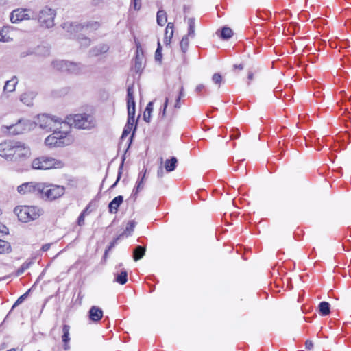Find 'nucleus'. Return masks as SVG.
Here are the masks:
<instances>
[{
	"mask_svg": "<svg viewBox=\"0 0 351 351\" xmlns=\"http://www.w3.org/2000/svg\"><path fill=\"white\" fill-rule=\"evenodd\" d=\"M52 65L58 71L67 72L73 75H80L85 69V66L80 62L68 60H56L52 62Z\"/></svg>",
	"mask_w": 351,
	"mask_h": 351,
	"instance_id": "nucleus-2",
	"label": "nucleus"
},
{
	"mask_svg": "<svg viewBox=\"0 0 351 351\" xmlns=\"http://www.w3.org/2000/svg\"><path fill=\"white\" fill-rule=\"evenodd\" d=\"M29 125V121L23 119H19L15 124L6 126L8 132L12 135H17L25 131Z\"/></svg>",
	"mask_w": 351,
	"mask_h": 351,
	"instance_id": "nucleus-11",
	"label": "nucleus"
},
{
	"mask_svg": "<svg viewBox=\"0 0 351 351\" xmlns=\"http://www.w3.org/2000/svg\"><path fill=\"white\" fill-rule=\"evenodd\" d=\"M73 124L75 128L88 130L95 125L94 117L88 114H77L73 117Z\"/></svg>",
	"mask_w": 351,
	"mask_h": 351,
	"instance_id": "nucleus-6",
	"label": "nucleus"
},
{
	"mask_svg": "<svg viewBox=\"0 0 351 351\" xmlns=\"http://www.w3.org/2000/svg\"><path fill=\"white\" fill-rule=\"evenodd\" d=\"M29 54H31V53H29ZM29 55V53H21V57H25L26 56Z\"/></svg>",
	"mask_w": 351,
	"mask_h": 351,
	"instance_id": "nucleus-64",
	"label": "nucleus"
},
{
	"mask_svg": "<svg viewBox=\"0 0 351 351\" xmlns=\"http://www.w3.org/2000/svg\"><path fill=\"white\" fill-rule=\"evenodd\" d=\"M29 10L24 8H17L14 10L10 14V21L12 23H18L23 20L34 19V16H29L28 14Z\"/></svg>",
	"mask_w": 351,
	"mask_h": 351,
	"instance_id": "nucleus-10",
	"label": "nucleus"
},
{
	"mask_svg": "<svg viewBox=\"0 0 351 351\" xmlns=\"http://www.w3.org/2000/svg\"><path fill=\"white\" fill-rule=\"evenodd\" d=\"M38 53L42 54L43 56H49V49L47 47H38Z\"/></svg>",
	"mask_w": 351,
	"mask_h": 351,
	"instance_id": "nucleus-47",
	"label": "nucleus"
},
{
	"mask_svg": "<svg viewBox=\"0 0 351 351\" xmlns=\"http://www.w3.org/2000/svg\"><path fill=\"white\" fill-rule=\"evenodd\" d=\"M230 139H237L241 136V132L237 128H233L230 130Z\"/></svg>",
	"mask_w": 351,
	"mask_h": 351,
	"instance_id": "nucleus-45",
	"label": "nucleus"
},
{
	"mask_svg": "<svg viewBox=\"0 0 351 351\" xmlns=\"http://www.w3.org/2000/svg\"><path fill=\"white\" fill-rule=\"evenodd\" d=\"M88 209V207L84 210H83L80 216L78 217V219H77V224L80 226H82L84 224V217H85V213L86 212Z\"/></svg>",
	"mask_w": 351,
	"mask_h": 351,
	"instance_id": "nucleus-48",
	"label": "nucleus"
},
{
	"mask_svg": "<svg viewBox=\"0 0 351 351\" xmlns=\"http://www.w3.org/2000/svg\"><path fill=\"white\" fill-rule=\"evenodd\" d=\"M162 46L160 41L158 42L157 49L155 52V60L157 62H161L162 60Z\"/></svg>",
	"mask_w": 351,
	"mask_h": 351,
	"instance_id": "nucleus-42",
	"label": "nucleus"
},
{
	"mask_svg": "<svg viewBox=\"0 0 351 351\" xmlns=\"http://www.w3.org/2000/svg\"><path fill=\"white\" fill-rule=\"evenodd\" d=\"M134 84H131L127 88L128 112H136V103L134 101Z\"/></svg>",
	"mask_w": 351,
	"mask_h": 351,
	"instance_id": "nucleus-13",
	"label": "nucleus"
},
{
	"mask_svg": "<svg viewBox=\"0 0 351 351\" xmlns=\"http://www.w3.org/2000/svg\"><path fill=\"white\" fill-rule=\"evenodd\" d=\"M114 282L125 285L128 281V272L125 269H122L120 273L114 274Z\"/></svg>",
	"mask_w": 351,
	"mask_h": 351,
	"instance_id": "nucleus-25",
	"label": "nucleus"
},
{
	"mask_svg": "<svg viewBox=\"0 0 351 351\" xmlns=\"http://www.w3.org/2000/svg\"><path fill=\"white\" fill-rule=\"evenodd\" d=\"M69 330H70V326L69 325H66V324L63 325V327H62L63 335H62V341L64 343V348L65 350H67L69 348V346L68 344L69 341H70Z\"/></svg>",
	"mask_w": 351,
	"mask_h": 351,
	"instance_id": "nucleus-24",
	"label": "nucleus"
},
{
	"mask_svg": "<svg viewBox=\"0 0 351 351\" xmlns=\"http://www.w3.org/2000/svg\"><path fill=\"white\" fill-rule=\"evenodd\" d=\"M146 171H145L144 174L142 175L141 178H138V180L136 182V186L133 189L132 195L135 196L138 194V193L143 188V181L145 178Z\"/></svg>",
	"mask_w": 351,
	"mask_h": 351,
	"instance_id": "nucleus-34",
	"label": "nucleus"
},
{
	"mask_svg": "<svg viewBox=\"0 0 351 351\" xmlns=\"http://www.w3.org/2000/svg\"><path fill=\"white\" fill-rule=\"evenodd\" d=\"M50 247H51V243H46L42 246L41 250L43 252H47L48 250H49Z\"/></svg>",
	"mask_w": 351,
	"mask_h": 351,
	"instance_id": "nucleus-58",
	"label": "nucleus"
},
{
	"mask_svg": "<svg viewBox=\"0 0 351 351\" xmlns=\"http://www.w3.org/2000/svg\"><path fill=\"white\" fill-rule=\"evenodd\" d=\"M212 80L215 84H220L222 81V77L219 73H215L212 77Z\"/></svg>",
	"mask_w": 351,
	"mask_h": 351,
	"instance_id": "nucleus-50",
	"label": "nucleus"
},
{
	"mask_svg": "<svg viewBox=\"0 0 351 351\" xmlns=\"http://www.w3.org/2000/svg\"><path fill=\"white\" fill-rule=\"evenodd\" d=\"M55 16V10L49 8H45L39 12L37 18L41 26L50 28L54 25L53 20Z\"/></svg>",
	"mask_w": 351,
	"mask_h": 351,
	"instance_id": "nucleus-8",
	"label": "nucleus"
},
{
	"mask_svg": "<svg viewBox=\"0 0 351 351\" xmlns=\"http://www.w3.org/2000/svg\"><path fill=\"white\" fill-rule=\"evenodd\" d=\"M253 77H254V74L252 72H249L248 73V75H247V79H248V82H247V84L249 85L250 84V81L252 80H253Z\"/></svg>",
	"mask_w": 351,
	"mask_h": 351,
	"instance_id": "nucleus-60",
	"label": "nucleus"
},
{
	"mask_svg": "<svg viewBox=\"0 0 351 351\" xmlns=\"http://www.w3.org/2000/svg\"><path fill=\"white\" fill-rule=\"evenodd\" d=\"M306 348L308 350H311L313 347V343L311 340H306L305 343Z\"/></svg>",
	"mask_w": 351,
	"mask_h": 351,
	"instance_id": "nucleus-53",
	"label": "nucleus"
},
{
	"mask_svg": "<svg viewBox=\"0 0 351 351\" xmlns=\"http://www.w3.org/2000/svg\"><path fill=\"white\" fill-rule=\"evenodd\" d=\"M122 238V235H119L117 238H115L110 245L106 248L107 252H110L117 243V241Z\"/></svg>",
	"mask_w": 351,
	"mask_h": 351,
	"instance_id": "nucleus-49",
	"label": "nucleus"
},
{
	"mask_svg": "<svg viewBox=\"0 0 351 351\" xmlns=\"http://www.w3.org/2000/svg\"><path fill=\"white\" fill-rule=\"evenodd\" d=\"M153 111V102L150 101L147 104L144 114L143 119L145 122L149 123L151 120V114Z\"/></svg>",
	"mask_w": 351,
	"mask_h": 351,
	"instance_id": "nucleus-33",
	"label": "nucleus"
},
{
	"mask_svg": "<svg viewBox=\"0 0 351 351\" xmlns=\"http://www.w3.org/2000/svg\"><path fill=\"white\" fill-rule=\"evenodd\" d=\"M164 176V170L162 166L160 165L157 171L158 178H162Z\"/></svg>",
	"mask_w": 351,
	"mask_h": 351,
	"instance_id": "nucleus-52",
	"label": "nucleus"
},
{
	"mask_svg": "<svg viewBox=\"0 0 351 351\" xmlns=\"http://www.w3.org/2000/svg\"><path fill=\"white\" fill-rule=\"evenodd\" d=\"M13 143L14 141H5L0 143V156L8 161H10L13 157Z\"/></svg>",
	"mask_w": 351,
	"mask_h": 351,
	"instance_id": "nucleus-12",
	"label": "nucleus"
},
{
	"mask_svg": "<svg viewBox=\"0 0 351 351\" xmlns=\"http://www.w3.org/2000/svg\"><path fill=\"white\" fill-rule=\"evenodd\" d=\"M319 314L322 316H326L330 313V305L327 302H321L318 306Z\"/></svg>",
	"mask_w": 351,
	"mask_h": 351,
	"instance_id": "nucleus-28",
	"label": "nucleus"
},
{
	"mask_svg": "<svg viewBox=\"0 0 351 351\" xmlns=\"http://www.w3.org/2000/svg\"><path fill=\"white\" fill-rule=\"evenodd\" d=\"M56 138H57V137L55 136H53L52 134L49 135L45 138V145L50 147H62L70 144V142L58 141Z\"/></svg>",
	"mask_w": 351,
	"mask_h": 351,
	"instance_id": "nucleus-19",
	"label": "nucleus"
},
{
	"mask_svg": "<svg viewBox=\"0 0 351 351\" xmlns=\"http://www.w3.org/2000/svg\"><path fill=\"white\" fill-rule=\"evenodd\" d=\"M77 40L80 46L83 47H87L90 46L91 43V40L88 37L84 36L83 35H79Z\"/></svg>",
	"mask_w": 351,
	"mask_h": 351,
	"instance_id": "nucleus-38",
	"label": "nucleus"
},
{
	"mask_svg": "<svg viewBox=\"0 0 351 351\" xmlns=\"http://www.w3.org/2000/svg\"><path fill=\"white\" fill-rule=\"evenodd\" d=\"M131 5H133L134 10H138L141 6V0H132Z\"/></svg>",
	"mask_w": 351,
	"mask_h": 351,
	"instance_id": "nucleus-51",
	"label": "nucleus"
},
{
	"mask_svg": "<svg viewBox=\"0 0 351 351\" xmlns=\"http://www.w3.org/2000/svg\"><path fill=\"white\" fill-rule=\"evenodd\" d=\"M31 154V149L28 145L23 142L14 141L12 154L13 157L10 161L14 162L24 161L30 157Z\"/></svg>",
	"mask_w": 351,
	"mask_h": 351,
	"instance_id": "nucleus-5",
	"label": "nucleus"
},
{
	"mask_svg": "<svg viewBox=\"0 0 351 351\" xmlns=\"http://www.w3.org/2000/svg\"><path fill=\"white\" fill-rule=\"evenodd\" d=\"M178 159L175 156H172L169 159H167L164 162V167L166 171L169 173L174 171L178 165Z\"/></svg>",
	"mask_w": 351,
	"mask_h": 351,
	"instance_id": "nucleus-21",
	"label": "nucleus"
},
{
	"mask_svg": "<svg viewBox=\"0 0 351 351\" xmlns=\"http://www.w3.org/2000/svg\"><path fill=\"white\" fill-rule=\"evenodd\" d=\"M136 224V223L134 221H129L126 225L124 232L120 235H122V237H128L132 235V232H134Z\"/></svg>",
	"mask_w": 351,
	"mask_h": 351,
	"instance_id": "nucleus-29",
	"label": "nucleus"
},
{
	"mask_svg": "<svg viewBox=\"0 0 351 351\" xmlns=\"http://www.w3.org/2000/svg\"><path fill=\"white\" fill-rule=\"evenodd\" d=\"M188 34L187 36H189L190 38H193L195 36V18H189L188 19Z\"/></svg>",
	"mask_w": 351,
	"mask_h": 351,
	"instance_id": "nucleus-30",
	"label": "nucleus"
},
{
	"mask_svg": "<svg viewBox=\"0 0 351 351\" xmlns=\"http://www.w3.org/2000/svg\"><path fill=\"white\" fill-rule=\"evenodd\" d=\"M10 251V244L5 241L0 239V254L9 253Z\"/></svg>",
	"mask_w": 351,
	"mask_h": 351,
	"instance_id": "nucleus-37",
	"label": "nucleus"
},
{
	"mask_svg": "<svg viewBox=\"0 0 351 351\" xmlns=\"http://www.w3.org/2000/svg\"><path fill=\"white\" fill-rule=\"evenodd\" d=\"M100 27V24L97 21H90L86 23L81 24V25H77V28L82 32L86 33L87 32H92L97 30Z\"/></svg>",
	"mask_w": 351,
	"mask_h": 351,
	"instance_id": "nucleus-16",
	"label": "nucleus"
},
{
	"mask_svg": "<svg viewBox=\"0 0 351 351\" xmlns=\"http://www.w3.org/2000/svg\"><path fill=\"white\" fill-rule=\"evenodd\" d=\"M234 69H238L239 70H243V68H244V66L243 64H234Z\"/></svg>",
	"mask_w": 351,
	"mask_h": 351,
	"instance_id": "nucleus-61",
	"label": "nucleus"
},
{
	"mask_svg": "<svg viewBox=\"0 0 351 351\" xmlns=\"http://www.w3.org/2000/svg\"><path fill=\"white\" fill-rule=\"evenodd\" d=\"M156 21L157 23L160 25L163 26L167 22V14L166 12L163 10H159L157 12L156 15Z\"/></svg>",
	"mask_w": 351,
	"mask_h": 351,
	"instance_id": "nucleus-31",
	"label": "nucleus"
},
{
	"mask_svg": "<svg viewBox=\"0 0 351 351\" xmlns=\"http://www.w3.org/2000/svg\"><path fill=\"white\" fill-rule=\"evenodd\" d=\"M143 53H139L138 50H136V56L134 58V69L136 73H139L143 69Z\"/></svg>",
	"mask_w": 351,
	"mask_h": 351,
	"instance_id": "nucleus-22",
	"label": "nucleus"
},
{
	"mask_svg": "<svg viewBox=\"0 0 351 351\" xmlns=\"http://www.w3.org/2000/svg\"><path fill=\"white\" fill-rule=\"evenodd\" d=\"M77 25H81V24L77 23H73L70 22H65L62 25V27L67 32H69L72 34L73 33L75 32H81V31L77 28Z\"/></svg>",
	"mask_w": 351,
	"mask_h": 351,
	"instance_id": "nucleus-26",
	"label": "nucleus"
},
{
	"mask_svg": "<svg viewBox=\"0 0 351 351\" xmlns=\"http://www.w3.org/2000/svg\"><path fill=\"white\" fill-rule=\"evenodd\" d=\"M42 189H43L42 182L37 183L33 182L22 184L17 188L18 192L21 194L32 193L39 196Z\"/></svg>",
	"mask_w": 351,
	"mask_h": 351,
	"instance_id": "nucleus-9",
	"label": "nucleus"
},
{
	"mask_svg": "<svg viewBox=\"0 0 351 351\" xmlns=\"http://www.w3.org/2000/svg\"><path fill=\"white\" fill-rule=\"evenodd\" d=\"M61 123L60 120L49 117L47 114H39L36 118V124L42 129L47 131H51L57 129V125Z\"/></svg>",
	"mask_w": 351,
	"mask_h": 351,
	"instance_id": "nucleus-7",
	"label": "nucleus"
},
{
	"mask_svg": "<svg viewBox=\"0 0 351 351\" xmlns=\"http://www.w3.org/2000/svg\"><path fill=\"white\" fill-rule=\"evenodd\" d=\"M108 252H107V250H105V252H104V256H103V260H104V261H106V259H107Z\"/></svg>",
	"mask_w": 351,
	"mask_h": 351,
	"instance_id": "nucleus-62",
	"label": "nucleus"
},
{
	"mask_svg": "<svg viewBox=\"0 0 351 351\" xmlns=\"http://www.w3.org/2000/svg\"><path fill=\"white\" fill-rule=\"evenodd\" d=\"M123 202V197L118 195L115 197L108 204V211L110 213H117L119 210V207Z\"/></svg>",
	"mask_w": 351,
	"mask_h": 351,
	"instance_id": "nucleus-17",
	"label": "nucleus"
},
{
	"mask_svg": "<svg viewBox=\"0 0 351 351\" xmlns=\"http://www.w3.org/2000/svg\"><path fill=\"white\" fill-rule=\"evenodd\" d=\"M233 32L230 27H224L221 31L220 37L223 40H228L232 36Z\"/></svg>",
	"mask_w": 351,
	"mask_h": 351,
	"instance_id": "nucleus-35",
	"label": "nucleus"
},
{
	"mask_svg": "<svg viewBox=\"0 0 351 351\" xmlns=\"http://www.w3.org/2000/svg\"><path fill=\"white\" fill-rule=\"evenodd\" d=\"M16 77H12L10 80H8L3 87V92L12 93L15 90L16 85L17 84Z\"/></svg>",
	"mask_w": 351,
	"mask_h": 351,
	"instance_id": "nucleus-27",
	"label": "nucleus"
},
{
	"mask_svg": "<svg viewBox=\"0 0 351 351\" xmlns=\"http://www.w3.org/2000/svg\"><path fill=\"white\" fill-rule=\"evenodd\" d=\"M184 96V87L183 86H181L179 88V94L177 96V97H180V98H182Z\"/></svg>",
	"mask_w": 351,
	"mask_h": 351,
	"instance_id": "nucleus-56",
	"label": "nucleus"
},
{
	"mask_svg": "<svg viewBox=\"0 0 351 351\" xmlns=\"http://www.w3.org/2000/svg\"><path fill=\"white\" fill-rule=\"evenodd\" d=\"M31 263H32L31 262L23 263L21 265V267L17 269L16 275L20 276V275L23 274L25 272V271H26L27 269H29Z\"/></svg>",
	"mask_w": 351,
	"mask_h": 351,
	"instance_id": "nucleus-41",
	"label": "nucleus"
},
{
	"mask_svg": "<svg viewBox=\"0 0 351 351\" xmlns=\"http://www.w3.org/2000/svg\"><path fill=\"white\" fill-rule=\"evenodd\" d=\"M173 30V23H168L165 31H167V33H169V32Z\"/></svg>",
	"mask_w": 351,
	"mask_h": 351,
	"instance_id": "nucleus-54",
	"label": "nucleus"
},
{
	"mask_svg": "<svg viewBox=\"0 0 351 351\" xmlns=\"http://www.w3.org/2000/svg\"><path fill=\"white\" fill-rule=\"evenodd\" d=\"M30 291V289H29L26 293H25L23 295H21L18 299L17 300L14 302V304H13L12 307V309L16 308L17 306L20 305L21 304H22L23 302V301L26 299V298L27 297V295L29 293V292Z\"/></svg>",
	"mask_w": 351,
	"mask_h": 351,
	"instance_id": "nucleus-43",
	"label": "nucleus"
},
{
	"mask_svg": "<svg viewBox=\"0 0 351 351\" xmlns=\"http://www.w3.org/2000/svg\"><path fill=\"white\" fill-rule=\"evenodd\" d=\"M43 189L40 191V197L47 200H55L62 196L65 192L63 186L43 183Z\"/></svg>",
	"mask_w": 351,
	"mask_h": 351,
	"instance_id": "nucleus-4",
	"label": "nucleus"
},
{
	"mask_svg": "<svg viewBox=\"0 0 351 351\" xmlns=\"http://www.w3.org/2000/svg\"><path fill=\"white\" fill-rule=\"evenodd\" d=\"M88 314L90 320L93 322H98L103 317V311L98 306H93L90 308Z\"/></svg>",
	"mask_w": 351,
	"mask_h": 351,
	"instance_id": "nucleus-18",
	"label": "nucleus"
},
{
	"mask_svg": "<svg viewBox=\"0 0 351 351\" xmlns=\"http://www.w3.org/2000/svg\"><path fill=\"white\" fill-rule=\"evenodd\" d=\"M123 162H124V159L123 160L121 164L120 165V166L119 167L117 180H116L115 182L110 186V189L114 188L117 186L119 181L120 180L121 176L122 174V171H123Z\"/></svg>",
	"mask_w": 351,
	"mask_h": 351,
	"instance_id": "nucleus-44",
	"label": "nucleus"
},
{
	"mask_svg": "<svg viewBox=\"0 0 351 351\" xmlns=\"http://www.w3.org/2000/svg\"><path fill=\"white\" fill-rule=\"evenodd\" d=\"M136 125H135V127H134V130H133V132H132V136H130V143L132 142V138H133V136H134V132H135V131H136Z\"/></svg>",
	"mask_w": 351,
	"mask_h": 351,
	"instance_id": "nucleus-63",
	"label": "nucleus"
},
{
	"mask_svg": "<svg viewBox=\"0 0 351 351\" xmlns=\"http://www.w3.org/2000/svg\"><path fill=\"white\" fill-rule=\"evenodd\" d=\"M62 167V162L54 158L41 156L34 158L32 162V167L37 170H47Z\"/></svg>",
	"mask_w": 351,
	"mask_h": 351,
	"instance_id": "nucleus-3",
	"label": "nucleus"
},
{
	"mask_svg": "<svg viewBox=\"0 0 351 351\" xmlns=\"http://www.w3.org/2000/svg\"><path fill=\"white\" fill-rule=\"evenodd\" d=\"M204 88V84H199L196 86L195 88V91L199 93V92H201L203 89Z\"/></svg>",
	"mask_w": 351,
	"mask_h": 351,
	"instance_id": "nucleus-59",
	"label": "nucleus"
},
{
	"mask_svg": "<svg viewBox=\"0 0 351 351\" xmlns=\"http://www.w3.org/2000/svg\"><path fill=\"white\" fill-rule=\"evenodd\" d=\"M135 112H128V121L123 128L121 138H125L131 132L134 123Z\"/></svg>",
	"mask_w": 351,
	"mask_h": 351,
	"instance_id": "nucleus-15",
	"label": "nucleus"
},
{
	"mask_svg": "<svg viewBox=\"0 0 351 351\" xmlns=\"http://www.w3.org/2000/svg\"><path fill=\"white\" fill-rule=\"evenodd\" d=\"M8 229L3 224H0V232L8 234Z\"/></svg>",
	"mask_w": 351,
	"mask_h": 351,
	"instance_id": "nucleus-55",
	"label": "nucleus"
},
{
	"mask_svg": "<svg viewBox=\"0 0 351 351\" xmlns=\"http://www.w3.org/2000/svg\"><path fill=\"white\" fill-rule=\"evenodd\" d=\"M173 35V30H171L169 32V33H167V31H165V36L164 38V43L166 45H169L171 43V39L172 38Z\"/></svg>",
	"mask_w": 351,
	"mask_h": 351,
	"instance_id": "nucleus-46",
	"label": "nucleus"
},
{
	"mask_svg": "<svg viewBox=\"0 0 351 351\" xmlns=\"http://www.w3.org/2000/svg\"><path fill=\"white\" fill-rule=\"evenodd\" d=\"M171 97V95L170 93L168 94V95L165 98V102H164V104H163V107H162V109L160 110V112H159V117L160 118H164L165 117V115H166V110H167V108L168 106V104H169V99Z\"/></svg>",
	"mask_w": 351,
	"mask_h": 351,
	"instance_id": "nucleus-40",
	"label": "nucleus"
},
{
	"mask_svg": "<svg viewBox=\"0 0 351 351\" xmlns=\"http://www.w3.org/2000/svg\"><path fill=\"white\" fill-rule=\"evenodd\" d=\"M109 50V47L106 44H99L93 48H91L89 51V54L90 56H97L100 54L105 53Z\"/></svg>",
	"mask_w": 351,
	"mask_h": 351,
	"instance_id": "nucleus-20",
	"label": "nucleus"
},
{
	"mask_svg": "<svg viewBox=\"0 0 351 351\" xmlns=\"http://www.w3.org/2000/svg\"><path fill=\"white\" fill-rule=\"evenodd\" d=\"M189 36L185 35L184 36H183V38H182V40L180 43V48L183 53H186V51L188 50L189 43Z\"/></svg>",
	"mask_w": 351,
	"mask_h": 351,
	"instance_id": "nucleus-39",
	"label": "nucleus"
},
{
	"mask_svg": "<svg viewBox=\"0 0 351 351\" xmlns=\"http://www.w3.org/2000/svg\"><path fill=\"white\" fill-rule=\"evenodd\" d=\"M14 213L19 221L27 223L38 219L42 215L43 211L36 206H18L14 209Z\"/></svg>",
	"mask_w": 351,
	"mask_h": 351,
	"instance_id": "nucleus-1",
	"label": "nucleus"
},
{
	"mask_svg": "<svg viewBox=\"0 0 351 351\" xmlns=\"http://www.w3.org/2000/svg\"><path fill=\"white\" fill-rule=\"evenodd\" d=\"M180 99L181 98L180 97H176V102H175V104H174V108H180Z\"/></svg>",
	"mask_w": 351,
	"mask_h": 351,
	"instance_id": "nucleus-57",
	"label": "nucleus"
},
{
	"mask_svg": "<svg viewBox=\"0 0 351 351\" xmlns=\"http://www.w3.org/2000/svg\"><path fill=\"white\" fill-rule=\"evenodd\" d=\"M37 95V93L35 91L28 90L20 95V101L27 106H32L34 103L33 101Z\"/></svg>",
	"mask_w": 351,
	"mask_h": 351,
	"instance_id": "nucleus-14",
	"label": "nucleus"
},
{
	"mask_svg": "<svg viewBox=\"0 0 351 351\" xmlns=\"http://www.w3.org/2000/svg\"><path fill=\"white\" fill-rule=\"evenodd\" d=\"M146 247L145 246L137 245L133 250V258L135 261L141 259L145 254Z\"/></svg>",
	"mask_w": 351,
	"mask_h": 351,
	"instance_id": "nucleus-23",
	"label": "nucleus"
},
{
	"mask_svg": "<svg viewBox=\"0 0 351 351\" xmlns=\"http://www.w3.org/2000/svg\"><path fill=\"white\" fill-rule=\"evenodd\" d=\"M9 27H3L0 29V42L8 43L12 39L8 35Z\"/></svg>",
	"mask_w": 351,
	"mask_h": 351,
	"instance_id": "nucleus-32",
	"label": "nucleus"
},
{
	"mask_svg": "<svg viewBox=\"0 0 351 351\" xmlns=\"http://www.w3.org/2000/svg\"><path fill=\"white\" fill-rule=\"evenodd\" d=\"M56 129L53 130V136L57 137L56 138L58 141H68L70 142L69 139L66 138V132H61V131H56Z\"/></svg>",
	"mask_w": 351,
	"mask_h": 351,
	"instance_id": "nucleus-36",
	"label": "nucleus"
}]
</instances>
